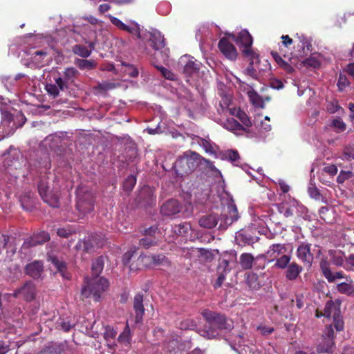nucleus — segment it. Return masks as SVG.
Returning a JSON list of instances; mask_svg holds the SVG:
<instances>
[{
	"instance_id": "obj_42",
	"label": "nucleus",
	"mask_w": 354,
	"mask_h": 354,
	"mask_svg": "<svg viewBox=\"0 0 354 354\" xmlns=\"http://www.w3.org/2000/svg\"><path fill=\"white\" fill-rule=\"evenodd\" d=\"M75 232V227L71 225H68L62 228L57 229V234L61 237H68L73 233Z\"/></svg>"
},
{
	"instance_id": "obj_47",
	"label": "nucleus",
	"mask_w": 354,
	"mask_h": 354,
	"mask_svg": "<svg viewBox=\"0 0 354 354\" xmlns=\"http://www.w3.org/2000/svg\"><path fill=\"white\" fill-rule=\"evenodd\" d=\"M157 68L165 78L171 80L175 79V75L167 68L163 66H157Z\"/></svg>"
},
{
	"instance_id": "obj_24",
	"label": "nucleus",
	"mask_w": 354,
	"mask_h": 354,
	"mask_svg": "<svg viewBox=\"0 0 354 354\" xmlns=\"http://www.w3.org/2000/svg\"><path fill=\"white\" fill-rule=\"evenodd\" d=\"M26 273L33 278H39L43 272V266L40 261H36L26 267Z\"/></svg>"
},
{
	"instance_id": "obj_38",
	"label": "nucleus",
	"mask_w": 354,
	"mask_h": 354,
	"mask_svg": "<svg viewBox=\"0 0 354 354\" xmlns=\"http://www.w3.org/2000/svg\"><path fill=\"white\" fill-rule=\"evenodd\" d=\"M220 96L221 97L220 100V106L222 108L223 110L224 109H230L229 106L230 105L231 101H232V95L229 93H222L220 94Z\"/></svg>"
},
{
	"instance_id": "obj_64",
	"label": "nucleus",
	"mask_w": 354,
	"mask_h": 354,
	"mask_svg": "<svg viewBox=\"0 0 354 354\" xmlns=\"http://www.w3.org/2000/svg\"><path fill=\"white\" fill-rule=\"evenodd\" d=\"M257 279V277L255 274L251 275L250 279H248V284L250 285V286L255 288H257V286H259L257 283H256Z\"/></svg>"
},
{
	"instance_id": "obj_17",
	"label": "nucleus",
	"mask_w": 354,
	"mask_h": 354,
	"mask_svg": "<svg viewBox=\"0 0 354 354\" xmlns=\"http://www.w3.org/2000/svg\"><path fill=\"white\" fill-rule=\"evenodd\" d=\"M66 88V81L62 77L55 78L54 82L47 83L45 86L48 94L53 97H57L60 91H64Z\"/></svg>"
},
{
	"instance_id": "obj_51",
	"label": "nucleus",
	"mask_w": 354,
	"mask_h": 354,
	"mask_svg": "<svg viewBox=\"0 0 354 354\" xmlns=\"http://www.w3.org/2000/svg\"><path fill=\"white\" fill-rule=\"evenodd\" d=\"M349 82L347 80L346 77L344 75H340L339 77L338 82H337V86L339 87V89L342 91L347 86H348Z\"/></svg>"
},
{
	"instance_id": "obj_12",
	"label": "nucleus",
	"mask_w": 354,
	"mask_h": 354,
	"mask_svg": "<svg viewBox=\"0 0 354 354\" xmlns=\"http://www.w3.org/2000/svg\"><path fill=\"white\" fill-rule=\"evenodd\" d=\"M236 82L240 84V88L246 91L250 101L257 108L263 109L265 101H269V97L263 99L250 85L241 82L238 77H234Z\"/></svg>"
},
{
	"instance_id": "obj_21",
	"label": "nucleus",
	"mask_w": 354,
	"mask_h": 354,
	"mask_svg": "<svg viewBox=\"0 0 354 354\" xmlns=\"http://www.w3.org/2000/svg\"><path fill=\"white\" fill-rule=\"evenodd\" d=\"M138 261L142 263L143 266H149L151 263L154 265H164L167 264L168 261L165 256L160 254L156 256H142L138 258Z\"/></svg>"
},
{
	"instance_id": "obj_53",
	"label": "nucleus",
	"mask_w": 354,
	"mask_h": 354,
	"mask_svg": "<svg viewBox=\"0 0 354 354\" xmlns=\"http://www.w3.org/2000/svg\"><path fill=\"white\" fill-rule=\"evenodd\" d=\"M124 72L130 77H136L138 75V68L131 65L127 66Z\"/></svg>"
},
{
	"instance_id": "obj_33",
	"label": "nucleus",
	"mask_w": 354,
	"mask_h": 354,
	"mask_svg": "<svg viewBox=\"0 0 354 354\" xmlns=\"http://www.w3.org/2000/svg\"><path fill=\"white\" fill-rule=\"evenodd\" d=\"M271 54L275 62L280 67L288 73L292 72L293 68L288 62L284 61L277 52H272Z\"/></svg>"
},
{
	"instance_id": "obj_25",
	"label": "nucleus",
	"mask_w": 354,
	"mask_h": 354,
	"mask_svg": "<svg viewBox=\"0 0 354 354\" xmlns=\"http://www.w3.org/2000/svg\"><path fill=\"white\" fill-rule=\"evenodd\" d=\"M202 227L211 229L218 223V218L216 214H209L201 217L198 221Z\"/></svg>"
},
{
	"instance_id": "obj_6",
	"label": "nucleus",
	"mask_w": 354,
	"mask_h": 354,
	"mask_svg": "<svg viewBox=\"0 0 354 354\" xmlns=\"http://www.w3.org/2000/svg\"><path fill=\"white\" fill-rule=\"evenodd\" d=\"M201 156L193 151H187L175 162L174 167L178 174H188L194 171L201 163Z\"/></svg>"
},
{
	"instance_id": "obj_23",
	"label": "nucleus",
	"mask_w": 354,
	"mask_h": 354,
	"mask_svg": "<svg viewBox=\"0 0 354 354\" xmlns=\"http://www.w3.org/2000/svg\"><path fill=\"white\" fill-rule=\"evenodd\" d=\"M286 251L287 248L285 245L280 243L273 244L269 248L266 254L270 261H274L279 257V256H282L286 254Z\"/></svg>"
},
{
	"instance_id": "obj_48",
	"label": "nucleus",
	"mask_w": 354,
	"mask_h": 354,
	"mask_svg": "<svg viewBox=\"0 0 354 354\" xmlns=\"http://www.w3.org/2000/svg\"><path fill=\"white\" fill-rule=\"evenodd\" d=\"M52 263L54 265V266L57 269V270L62 273V275L63 277H65L64 274V271L66 268V265L64 262L59 261L57 259L53 258L52 259Z\"/></svg>"
},
{
	"instance_id": "obj_44",
	"label": "nucleus",
	"mask_w": 354,
	"mask_h": 354,
	"mask_svg": "<svg viewBox=\"0 0 354 354\" xmlns=\"http://www.w3.org/2000/svg\"><path fill=\"white\" fill-rule=\"evenodd\" d=\"M59 326L64 331H69L71 328L75 325L74 322L70 321H64L63 319H59L57 322Z\"/></svg>"
},
{
	"instance_id": "obj_4",
	"label": "nucleus",
	"mask_w": 354,
	"mask_h": 354,
	"mask_svg": "<svg viewBox=\"0 0 354 354\" xmlns=\"http://www.w3.org/2000/svg\"><path fill=\"white\" fill-rule=\"evenodd\" d=\"M25 122L26 118L21 113L13 115L9 112H3L0 125V141L12 136Z\"/></svg>"
},
{
	"instance_id": "obj_26",
	"label": "nucleus",
	"mask_w": 354,
	"mask_h": 354,
	"mask_svg": "<svg viewBox=\"0 0 354 354\" xmlns=\"http://www.w3.org/2000/svg\"><path fill=\"white\" fill-rule=\"evenodd\" d=\"M337 289L341 293L354 296V283L350 278L346 277V281L338 283Z\"/></svg>"
},
{
	"instance_id": "obj_34",
	"label": "nucleus",
	"mask_w": 354,
	"mask_h": 354,
	"mask_svg": "<svg viewBox=\"0 0 354 354\" xmlns=\"http://www.w3.org/2000/svg\"><path fill=\"white\" fill-rule=\"evenodd\" d=\"M199 145L209 154H216L218 147L209 140L202 139Z\"/></svg>"
},
{
	"instance_id": "obj_20",
	"label": "nucleus",
	"mask_w": 354,
	"mask_h": 354,
	"mask_svg": "<svg viewBox=\"0 0 354 354\" xmlns=\"http://www.w3.org/2000/svg\"><path fill=\"white\" fill-rule=\"evenodd\" d=\"M14 295L15 297L22 295L26 300L30 301L35 297V285L32 282H27L21 288L16 290Z\"/></svg>"
},
{
	"instance_id": "obj_56",
	"label": "nucleus",
	"mask_w": 354,
	"mask_h": 354,
	"mask_svg": "<svg viewBox=\"0 0 354 354\" xmlns=\"http://www.w3.org/2000/svg\"><path fill=\"white\" fill-rule=\"evenodd\" d=\"M77 71L75 68H68L64 71L65 78L67 80H71L77 74Z\"/></svg>"
},
{
	"instance_id": "obj_9",
	"label": "nucleus",
	"mask_w": 354,
	"mask_h": 354,
	"mask_svg": "<svg viewBox=\"0 0 354 354\" xmlns=\"http://www.w3.org/2000/svg\"><path fill=\"white\" fill-rule=\"evenodd\" d=\"M229 37L237 44L240 43L241 44L243 53L245 56L250 57L252 63L258 59L257 54L251 48L252 37L247 30H242L239 33L238 37L233 34H229Z\"/></svg>"
},
{
	"instance_id": "obj_59",
	"label": "nucleus",
	"mask_w": 354,
	"mask_h": 354,
	"mask_svg": "<svg viewBox=\"0 0 354 354\" xmlns=\"http://www.w3.org/2000/svg\"><path fill=\"white\" fill-rule=\"evenodd\" d=\"M304 63L306 65L312 66L313 68H317L319 66V62L317 60V59L312 57L306 59Z\"/></svg>"
},
{
	"instance_id": "obj_45",
	"label": "nucleus",
	"mask_w": 354,
	"mask_h": 354,
	"mask_svg": "<svg viewBox=\"0 0 354 354\" xmlns=\"http://www.w3.org/2000/svg\"><path fill=\"white\" fill-rule=\"evenodd\" d=\"M190 229V225L189 223H185L183 224H180L179 225L176 226L174 231L176 233H177L179 235H183L186 234L189 230Z\"/></svg>"
},
{
	"instance_id": "obj_11",
	"label": "nucleus",
	"mask_w": 354,
	"mask_h": 354,
	"mask_svg": "<svg viewBox=\"0 0 354 354\" xmlns=\"http://www.w3.org/2000/svg\"><path fill=\"white\" fill-rule=\"evenodd\" d=\"M239 218L237 209L235 205L230 204L226 210L221 214L218 218V228L220 230H226L233 222Z\"/></svg>"
},
{
	"instance_id": "obj_3",
	"label": "nucleus",
	"mask_w": 354,
	"mask_h": 354,
	"mask_svg": "<svg viewBox=\"0 0 354 354\" xmlns=\"http://www.w3.org/2000/svg\"><path fill=\"white\" fill-rule=\"evenodd\" d=\"M203 315L209 325L205 326V328L201 330L199 333L207 339H213L217 337L218 335L217 329L228 332L234 328L232 320L227 319L225 317L215 312L205 310L203 312Z\"/></svg>"
},
{
	"instance_id": "obj_10",
	"label": "nucleus",
	"mask_w": 354,
	"mask_h": 354,
	"mask_svg": "<svg viewBox=\"0 0 354 354\" xmlns=\"http://www.w3.org/2000/svg\"><path fill=\"white\" fill-rule=\"evenodd\" d=\"M334 338V330L332 326H327L323 333L320 342L317 345V353L319 354L332 353L335 345Z\"/></svg>"
},
{
	"instance_id": "obj_13",
	"label": "nucleus",
	"mask_w": 354,
	"mask_h": 354,
	"mask_svg": "<svg viewBox=\"0 0 354 354\" xmlns=\"http://www.w3.org/2000/svg\"><path fill=\"white\" fill-rule=\"evenodd\" d=\"M48 183L41 180L38 185V191L41 198L45 203L53 207L59 206V198L57 194L48 191Z\"/></svg>"
},
{
	"instance_id": "obj_28",
	"label": "nucleus",
	"mask_w": 354,
	"mask_h": 354,
	"mask_svg": "<svg viewBox=\"0 0 354 354\" xmlns=\"http://www.w3.org/2000/svg\"><path fill=\"white\" fill-rule=\"evenodd\" d=\"M118 341L126 347L129 346L131 341V331L128 322H127V324L123 332L119 335Z\"/></svg>"
},
{
	"instance_id": "obj_50",
	"label": "nucleus",
	"mask_w": 354,
	"mask_h": 354,
	"mask_svg": "<svg viewBox=\"0 0 354 354\" xmlns=\"http://www.w3.org/2000/svg\"><path fill=\"white\" fill-rule=\"evenodd\" d=\"M136 251V247L131 248L128 252H127L122 257V261L124 265L128 264L130 262L132 257Z\"/></svg>"
},
{
	"instance_id": "obj_54",
	"label": "nucleus",
	"mask_w": 354,
	"mask_h": 354,
	"mask_svg": "<svg viewBox=\"0 0 354 354\" xmlns=\"http://www.w3.org/2000/svg\"><path fill=\"white\" fill-rule=\"evenodd\" d=\"M324 171L330 176H335L337 173V167L335 165H326L323 169Z\"/></svg>"
},
{
	"instance_id": "obj_30",
	"label": "nucleus",
	"mask_w": 354,
	"mask_h": 354,
	"mask_svg": "<svg viewBox=\"0 0 354 354\" xmlns=\"http://www.w3.org/2000/svg\"><path fill=\"white\" fill-rule=\"evenodd\" d=\"M254 257L251 254L243 253L240 256V264L243 270H249L252 267Z\"/></svg>"
},
{
	"instance_id": "obj_58",
	"label": "nucleus",
	"mask_w": 354,
	"mask_h": 354,
	"mask_svg": "<svg viewBox=\"0 0 354 354\" xmlns=\"http://www.w3.org/2000/svg\"><path fill=\"white\" fill-rule=\"evenodd\" d=\"M226 157L232 162H234L239 158V153L233 150H230L226 152Z\"/></svg>"
},
{
	"instance_id": "obj_27",
	"label": "nucleus",
	"mask_w": 354,
	"mask_h": 354,
	"mask_svg": "<svg viewBox=\"0 0 354 354\" xmlns=\"http://www.w3.org/2000/svg\"><path fill=\"white\" fill-rule=\"evenodd\" d=\"M302 271V268L293 262L289 264L287 267L286 277L289 280H294L297 279L300 272Z\"/></svg>"
},
{
	"instance_id": "obj_18",
	"label": "nucleus",
	"mask_w": 354,
	"mask_h": 354,
	"mask_svg": "<svg viewBox=\"0 0 354 354\" xmlns=\"http://www.w3.org/2000/svg\"><path fill=\"white\" fill-rule=\"evenodd\" d=\"M320 268L324 276L328 282L332 283L337 279L346 278L341 271L333 272L329 268L328 263L326 260H322L320 262Z\"/></svg>"
},
{
	"instance_id": "obj_36",
	"label": "nucleus",
	"mask_w": 354,
	"mask_h": 354,
	"mask_svg": "<svg viewBox=\"0 0 354 354\" xmlns=\"http://www.w3.org/2000/svg\"><path fill=\"white\" fill-rule=\"evenodd\" d=\"M330 126V127L334 129L335 131L337 133L343 132L344 131L346 130V124L339 118L333 119Z\"/></svg>"
},
{
	"instance_id": "obj_40",
	"label": "nucleus",
	"mask_w": 354,
	"mask_h": 354,
	"mask_svg": "<svg viewBox=\"0 0 354 354\" xmlns=\"http://www.w3.org/2000/svg\"><path fill=\"white\" fill-rule=\"evenodd\" d=\"M73 51L75 54L78 55L82 57H88L91 53V50H89L87 47L81 45L74 46L73 48Z\"/></svg>"
},
{
	"instance_id": "obj_52",
	"label": "nucleus",
	"mask_w": 354,
	"mask_h": 354,
	"mask_svg": "<svg viewBox=\"0 0 354 354\" xmlns=\"http://www.w3.org/2000/svg\"><path fill=\"white\" fill-rule=\"evenodd\" d=\"M156 243V241H155L154 239H153L151 237H145L140 241V245L143 246L145 248H149L151 245Z\"/></svg>"
},
{
	"instance_id": "obj_16",
	"label": "nucleus",
	"mask_w": 354,
	"mask_h": 354,
	"mask_svg": "<svg viewBox=\"0 0 354 354\" xmlns=\"http://www.w3.org/2000/svg\"><path fill=\"white\" fill-rule=\"evenodd\" d=\"M180 64L183 66L184 73L187 75L196 73L199 70L200 62L189 55H184L180 59Z\"/></svg>"
},
{
	"instance_id": "obj_32",
	"label": "nucleus",
	"mask_w": 354,
	"mask_h": 354,
	"mask_svg": "<svg viewBox=\"0 0 354 354\" xmlns=\"http://www.w3.org/2000/svg\"><path fill=\"white\" fill-rule=\"evenodd\" d=\"M49 239H50V236H49L48 233H47L46 232H41L40 233L35 235L32 238V239L30 242V245H36L38 244H42L44 242L48 241Z\"/></svg>"
},
{
	"instance_id": "obj_46",
	"label": "nucleus",
	"mask_w": 354,
	"mask_h": 354,
	"mask_svg": "<svg viewBox=\"0 0 354 354\" xmlns=\"http://www.w3.org/2000/svg\"><path fill=\"white\" fill-rule=\"evenodd\" d=\"M352 176L353 173L351 171H341L337 180L339 183H343L346 180Z\"/></svg>"
},
{
	"instance_id": "obj_19",
	"label": "nucleus",
	"mask_w": 354,
	"mask_h": 354,
	"mask_svg": "<svg viewBox=\"0 0 354 354\" xmlns=\"http://www.w3.org/2000/svg\"><path fill=\"white\" fill-rule=\"evenodd\" d=\"M133 308L135 313V322L140 324L142 322V317L145 314L142 294L138 293L135 295Z\"/></svg>"
},
{
	"instance_id": "obj_61",
	"label": "nucleus",
	"mask_w": 354,
	"mask_h": 354,
	"mask_svg": "<svg viewBox=\"0 0 354 354\" xmlns=\"http://www.w3.org/2000/svg\"><path fill=\"white\" fill-rule=\"evenodd\" d=\"M257 330H259L262 335H267L272 333L273 328L267 327L266 326H258Z\"/></svg>"
},
{
	"instance_id": "obj_22",
	"label": "nucleus",
	"mask_w": 354,
	"mask_h": 354,
	"mask_svg": "<svg viewBox=\"0 0 354 354\" xmlns=\"http://www.w3.org/2000/svg\"><path fill=\"white\" fill-rule=\"evenodd\" d=\"M180 207L176 200H169L161 207V213L167 216L175 215L180 212Z\"/></svg>"
},
{
	"instance_id": "obj_60",
	"label": "nucleus",
	"mask_w": 354,
	"mask_h": 354,
	"mask_svg": "<svg viewBox=\"0 0 354 354\" xmlns=\"http://www.w3.org/2000/svg\"><path fill=\"white\" fill-rule=\"evenodd\" d=\"M308 193L312 198H318L320 196L319 190L312 185L308 187Z\"/></svg>"
},
{
	"instance_id": "obj_15",
	"label": "nucleus",
	"mask_w": 354,
	"mask_h": 354,
	"mask_svg": "<svg viewBox=\"0 0 354 354\" xmlns=\"http://www.w3.org/2000/svg\"><path fill=\"white\" fill-rule=\"evenodd\" d=\"M311 244L307 242L300 243L297 249V257L303 263L310 266L313 260V254L310 250Z\"/></svg>"
},
{
	"instance_id": "obj_2",
	"label": "nucleus",
	"mask_w": 354,
	"mask_h": 354,
	"mask_svg": "<svg viewBox=\"0 0 354 354\" xmlns=\"http://www.w3.org/2000/svg\"><path fill=\"white\" fill-rule=\"evenodd\" d=\"M104 267L103 261L97 258L92 263V273L95 277L82 289V295L84 297H92L95 301L98 300L101 294L109 287V281L103 278L98 277Z\"/></svg>"
},
{
	"instance_id": "obj_35",
	"label": "nucleus",
	"mask_w": 354,
	"mask_h": 354,
	"mask_svg": "<svg viewBox=\"0 0 354 354\" xmlns=\"http://www.w3.org/2000/svg\"><path fill=\"white\" fill-rule=\"evenodd\" d=\"M269 122L270 118L268 116H266L263 121L261 120L259 122L257 118L254 120V123L257 125L261 133H266L271 130L272 127Z\"/></svg>"
},
{
	"instance_id": "obj_63",
	"label": "nucleus",
	"mask_w": 354,
	"mask_h": 354,
	"mask_svg": "<svg viewBox=\"0 0 354 354\" xmlns=\"http://www.w3.org/2000/svg\"><path fill=\"white\" fill-rule=\"evenodd\" d=\"M118 86V84H116L115 83H111V82H106V83H104V84H101V87L105 90L112 89V88L117 87Z\"/></svg>"
},
{
	"instance_id": "obj_57",
	"label": "nucleus",
	"mask_w": 354,
	"mask_h": 354,
	"mask_svg": "<svg viewBox=\"0 0 354 354\" xmlns=\"http://www.w3.org/2000/svg\"><path fill=\"white\" fill-rule=\"evenodd\" d=\"M93 242H95L93 236H88L87 239H84L82 243L84 245V249L86 251L89 250V249L93 245Z\"/></svg>"
},
{
	"instance_id": "obj_62",
	"label": "nucleus",
	"mask_w": 354,
	"mask_h": 354,
	"mask_svg": "<svg viewBox=\"0 0 354 354\" xmlns=\"http://www.w3.org/2000/svg\"><path fill=\"white\" fill-rule=\"evenodd\" d=\"M282 44L284 46L288 47L292 44V39L288 35H283L281 37Z\"/></svg>"
},
{
	"instance_id": "obj_49",
	"label": "nucleus",
	"mask_w": 354,
	"mask_h": 354,
	"mask_svg": "<svg viewBox=\"0 0 354 354\" xmlns=\"http://www.w3.org/2000/svg\"><path fill=\"white\" fill-rule=\"evenodd\" d=\"M340 106L337 101L329 102L327 103L326 109L330 113H334L340 109Z\"/></svg>"
},
{
	"instance_id": "obj_29",
	"label": "nucleus",
	"mask_w": 354,
	"mask_h": 354,
	"mask_svg": "<svg viewBox=\"0 0 354 354\" xmlns=\"http://www.w3.org/2000/svg\"><path fill=\"white\" fill-rule=\"evenodd\" d=\"M116 331L111 326H106L104 328V337L107 342V345L113 348L114 344L115 337L116 335Z\"/></svg>"
},
{
	"instance_id": "obj_55",
	"label": "nucleus",
	"mask_w": 354,
	"mask_h": 354,
	"mask_svg": "<svg viewBox=\"0 0 354 354\" xmlns=\"http://www.w3.org/2000/svg\"><path fill=\"white\" fill-rule=\"evenodd\" d=\"M344 267L347 270H354V254H351L345 260Z\"/></svg>"
},
{
	"instance_id": "obj_31",
	"label": "nucleus",
	"mask_w": 354,
	"mask_h": 354,
	"mask_svg": "<svg viewBox=\"0 0 354 354\" xmlns=\"http://www.w3.org/2000/svg\"><path fill=\"white\" fill-rule=\"evenodd\" d=\"M331 261L333 264L338 266H344L345 263L344 254L341 251H330Z\"/></svg>"
},
{
	"instance_id": "obj_39",
	"label": "nucleus",
	"mask_w": 354,
	"mask_h": 354,
	"mask_svg": "<svg viewBox=\"0 0 354 354\" xmlns=\"http://www.w3.org/2000/svg\"><path fill=\"white\" fill-rule=\"evenodd\" d=\"M290 259L291 257L290 255L284 254L281 257L276 259L275 267L280 269H284L288 266Z\"/></svg>"
},
{
	"instance_id": "obj_14",
	"label": "nucleus",
	"mask_w": 354,
	"mask_h": 354,
	"mask_svg": "<svg viewBox=\"0 0 354 354\" xmlns=\"http://www.w3.org/2000/svg\"><path fill=\"white\" fill-rule=\"evenodd\" d=\"M229 34L227 37L222 38L218 42V48L222 54L230 60H235L237 57V50L230 41Z\"/></svg>"
},
{
	"instance_id": "obj_8",
	"label": "nucleus",
	"mask_w": 354,
	"mask_h": 354,
	"mask_svg": "<svg viewBox=\"0 0 354 354\" xmlns=\"http://www.w3.org/2000/svg\"><path fill=\"white\" fill-rule=\"evenodd\" d=\"M322 316L333 318L334 326L337 331H342L344 329V322L340 316V302L339 301H328L326 304L324 313L317 311L316 317H320Z\"/></svg>"
},
{
	"instance_id": "obj_43",
	"label": "nucleus",
	"mask_w": 354,
	"mask_h": 354,
	"mask_svg": "<svg viewBox=\"0 0 354 354\" xmlns=\"http://www.w3.org/2000/svg\"><path fill=\"white\" fill-rule=\"evenodd\" d=\"M136 183V178L134 176H129L123 183V188L127 192H130L133 188Z\"/></svg>"
},
{
	"instance_id": "obj_1",
	"label": "nucleus",
	"mask_w": 354,
	"mask_h": 354,
	"mask_svg": "<svg viewBox=\"0 0 354 354\" xmlns=\"http://www.w3.org/2000/svg\"><path fill=\"white\" fill-rule=\"evenodd\" d=\"M111 22L119 29L127 31L132 35H136L141 39H147L150 42L151 46L156 50L162 49L165 46V39L160 32L153 29L145 33L141 32L140 26L131 21L129 25L124 24L120 19L111 15H108Z\"/></svg>"
},
{
	"instance_id": "obj_7",
	"label": "nucleus",
	"mask_w": 354,
	"mask_h": 354,
	"mask_svg": "<svg viewBox=\"0 0 354 354\" xmlns=\"http://www.w3.org/2000/svg\"><path fill=\"white\" fill-rule=\"evenodd\" d=\"M229 113L232 115H234L237 118H239L240 121L242 122V124H239L234 118H228L222 123V126L225 129L231 131L234 133H238L239 131H245L246 128H248L251 126V121L250 120L245 113L241 111V109L236 108L229 109Z\"/></svg>"
},
{
	"instance_id": "obj_41",
	"label": "nucleus",
	"mask_w": 354,
	"mask_h": 354,
	"mask_svg": "<svg viewBox=\"0 0 354 354\" xmlns=\"http://www.w3.org/2000/svg\"><path fill=\"white\" fill-rule=\"evenodd\" d=\"M32 59L36 65L40 66L42 65V59L47 56V52L44 50H37L32 54Z\"/></svg>"
},
{
	"instance_id": "obj_5",
	"label": "nucleus",
	"mask_w": 354,
	"mask_h": 354,
	"mask_svg": "<svg viewBox=\"0 0 354 354\" xmlns=\"http://www.w3.org/2000/svg\"><path fill=\"white\" fill-rule=\"evenodd\" d=\"M94 195L85 186H80L76 192V209L80 217H84L94 209Z\"/></svg>"
},
{
	"instance_id": "obj_37",
	"label": "nucleus",
	"mask_w": 354,
	"mask_h": 354,
	"mask_svg": "<svg viewBox=\"0 0 354 354\" xmlns=\"http://www.w3.org/2000/svg\"><path fill=\"white\" fill-rule=\"evenodd\" d=\"M75 64L77 67H79L80 69L89 70V69L93 68L95 66V63L94 61H92V60L77 59L75 61Z\"/></svg>"
}]
</instances>
